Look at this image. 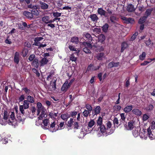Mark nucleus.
Wrapping results in <instances>:
<instances>
[{
	"label": "nucleus",
	"instance_id": "nucleus-1",
	"mask_svg": "<svg viewBox=\"0 0 155 155\" xmlns=\"http://www.w3.org/2000/svg\"><path fill=\"white\" fill-rule=\"evenodd\" d=\"M3 119L4 120H0V124L2 125H5L8 123L10 125H15L16 124L17 121L14 111L8 113L7 111L5 110Z\"/></svg>",
	"mask_w": 155,
	"mask_h": 155
},
{
	"label": "nucleus",
	"instance_id": "nucleus-2",
	"mask_svg": "<svg viewBox=\"0 0 155 155\" xmlns=\"http://www.w3.org/2000/svg\"><path fill=\"white\" fill-rule=\"evenodd\" d=\"M74 79H73L71 80L68 83V81H66L63 85L61 90L62 91H66L70 87L73 82L74 81Z\"/></svg>",
	"mask_w": 155,
	"mask_h": 155
},
{
	"label": "nucleus",
	"instance_id": "nucleus-3",
	"mask_svg": "<svg viewBox=\"0 0 155 155\" xmlns=\"http://www.w3.org/2000/svg\"><path fill=\"white\" fill-rule=\"evenodd\" d=\"M83 45L85 47L83 49V51L86 53H90V49L92 48V45L91 44L84 42L83 43Z\"/></svg>",
	"mask_w": 155,
	"mask_h": 155
},
{
	"label": "nucleus",
	"instance_id": "nucleus-4",
	"mask_svg": "<svg viewBox=\"0 0 155 155\" xmlns=\"http://www.w3.org/2000/svg\"><path fill=\"white\" fill-rule=\"evenodd\" d=\"M147 135L151 140H153L155 138V133L154 130L150 129V127H149L147 130Z\"/></svg>",
	"mask_w": 155,
	"mask_h": 155
},
{
	"label": "nucleus",
	"instance_id": "nucleus-5",
	"mask_svg": "<svg viewBox=\"0 0 155 155\" xmlns=\"http://www.w3.org/2000/svg\"><path fill=\"white\" fill-rule=\"evenodd\" d=\"M147 132H146L145 130L143 129L140 130L139 133V136L140 137L144 139H146L147 138Z\"/></svg>",
	"mask_w": 155,
	"mask_h": 155
},
{
	"label": "nucleus",
	"instance_id": "nucleus-6",
	"mask_svg": "<svg viewBox=\"0 0 155 155\" xmlns=\"http://www.w3.org/2000/svg\"><path fill=\"white\" fill-rule=\"evenodd\" d=\"M18 120L19 122L23 124L25 119V116L24 114H18L17 115Z\"/></svg>",
	"mask_w": 155,
	"mask_h": 155
},
{
	"label": "nucleus",
	"instance_id": "nucleus-7",
	"mask_svg": "<svg viewBox=\"0 0 155 155\" xmlns=\"http://www.w3.org/2000/svg\"><path fill=\"white\" fill-rule=\"evenodd\" d=\"M83 35L84 37L87 38L86 40H87L88 42H89V43L91 44L93 43L92 40V37L91 35L89 33L85 32L84 33Z\"/></svg>",
	"mask_w": 155,
	"mask_h": 155
},
{
	"label": "nucleus",
	"instance_id": "nucleus-8",
	"mask_svg": "<svg viewBox=\"0 0 155 155\" xmlns=\"http://www.w3.org/2000/svg\"><path fill=\"white\" fill-rule=\"evenodd\" d=\"M37 107L38 108L37 115H38L41 110H43V109H45V108L42 106V105L41 103L38 102L37 103Z\"/></svg>",
	"mask_w": 155,
	"mask_h": 155
},
{
	"label": "nucleus",
	"instance_id": "nucleus-9",
	"mask_svg": "<svg viewBox=\"0 0 155 155\" xmlns=\"http://www.w3.org/2000/svg\"><path fill=\"white\" fill-rule=\"evenodd\" d=\"M121 19L124 21V22L126 23H133L134 22V20L131 18H127L124 17H122Z\"/></svg>",
	"mask_w": 155,
	"mask_h": 155
},
{
	"label": "nucleus",
	"instance_id": "nucleus-10",
	"mask_svg": "<svg viewBox=\"0 0 155 155\" xmlns=\"http://www.w3.org/2000/svg\"><path fill=\"white\" fill-rule=\"evenodd\" d=\"M134 123L133 122L130 121L128 123L127 125H125L124 126L127 130H131L134 127Z\"/></svg>",
	"mask_w": 155,
	"mask_h": 155
},
{
	"label": "nucleus",
	"instance_id": "nucleus-11",
	"mask_svg": "<svg viewBox=\"0 0 155 155\" xmlns=\"http://www.w3.org/2000/svg\"><path fill=\"white\" fill-rule=\"evenodd\" d=\"M43 123L44 125H42V127L44 129H47V127L50 124L49 120L47 118L43 120Z\"/></svg>",
	"mask_w": 155,
	"mask_h": 155
},
{
	"label": "nucleus",
	"instance_id": "nucleus-12",
	"mask_svg": "<svg viewBox=\"0 0 155 155\" xmlns=\"http://www.w3.org/2000/svg\"><path fill=\"white\" fill-rule=\"evenodd\" d=\"M140 131V127H137L133 131V134L135 137H137L139 135V133Z\"/></svg>",
	"mask_w": 155,
	"mask_h": 155
},
{
	"label": "nucleus",
	"instance_id": "nucleus-13",
	"mask_svg": "<svg viewBox=\"0 0 155 155\" xmlns=\"http://www.w3.org/2000/svg\"><path fill=\"white\" fill-rule=\"evenodd\" d=\"M42 21L45 24H47L48 23H51V20L48 16H45L42 18Z\"/></svg>",
	"mask_w": 155,
	"mask_h": 155
},
{
	"label": "nucleus",
	"instance_id": "nucleus-14",
	"mask_svg": "<svg viewBox=\"0 0 155 155\" xmlns=\"http://www.w3.org/2000/svg\"><path fill=\"white\" fill-rule=\"evenodd\" d=\"M49 60L46 58H42L40 61L41 66H43L49 62Z\"/></svg>",
	"mask_w": 155,
	"mask_h": 155
},
{
	"label": "nucleus",
	"instance_id": "nucleus-15",
	"mask_svg": "<svg viewBox=\"0 0 155 155\" xmlns=\"http://www.w3.org/2000/svg\"><path fill=\"white\" fill-rule=\"evenodd\" d=\"M23 14L28 18L31 19L33 17V15L31 13L27 12L24 11Z\"/></svg>",
	"mask_w": 155,
	"mask_h": 155
},
{
	"label": "nucleus",
	"instance_id": "nucleus-16",
	"mask_svg": "<svg viewBox=\"0 0 155 155\" xmlns=\"http://www.w3.org/2000/svg\"><path fill=\"white\" fill-rule=\"evenodd\" d=\"M41 113L40 116L38 117L39 120H41L46 117V110L43 109V110H41Z\"/></svg>",
	"mask_w": 155,
	"mask_h": 155
},
{
	"label": "nucleus",
	"instance_id": "nucleus-17",
	"mask_svg": "<svg viewBox=\"0 0 155 155\" xmlns=\"http://www.w3.org/2000/svg\"><path fill=\"white\" fill-rule=\"evenodd\" d=\"M105 39V36L103 34H101L98 37V41L99 42L101 43H103Z\"/></svg>",
	"mask_w": 155,
	"mask_h": 155
},
{
	"label": "nucleus",
	"instance_id": "nucleus-18",
	"mask_svg": "<svg viewBox=\"0 0 155 155\" xmlns=\"http://www.w3.org/2000/svg\"><path fill=\"white\" fill-rule=\"evenodd\" d=\"M128 46V45L126 42H123L121 45V52H123L124 51Z\"/></svg>",
	"mask_w": 155,
	"mask_h": 155
},
{
	"label": "nucleus",
	"instance_id": "nucleus-19",
	"mask_svg": "<svg viewBox=\"0 0 155 155\" xmlns=\"http://www.w3.org/2000/svg\"><path fill=\"white\" fill-rule=\"evenodd\" d=\"M132 109L133 106L132 105L127 106L124 107V111L125 113H127L130 111Z\"/></svg>",
	"mask_w": 155,
	"mask_h": 155
},
{
	"label": "nucleus",
	"instance_id": "nucleus-20",
	"mask_svg": "<svg viewBox=\"0 0 155 155\" xmlns=\"http://www.w3.org/2000/svg\"><path fill=\"white\" fill-rule=\"evenodd\" d=\"M19 53L18 52H15L14 59V61L17 64H18L19 62Z\"/></svg>",
	"mask_w": 155,
	"mask_h": 155
},
{
	"label": "nucleus",
	"instance_id": "nucleus-21",
	"mask_svg": "<svg viewBox=\"0 0 155 155\" xmlns=\"http://www.w3.org/2000/svg\"><path fill=\"white\" fill-rule=\"evenodd\" d=\"M99 128V131L101 133H103L105 132H108V131L107 129L105 128V126L103 125L100 126Z\"/></svg>",
	"mask_w": 155,
	"mask_h": 155
},
{
	"label": "nucleus",
	"instance_id": "nucleus-22",
	"mask_svg": "<svg viewBox=\"0 0 155 155\" xmlns=\"http://www.w3.org/2000/svg\"><path fill=\"white\" fill-rule=\"evenodd\" d=\"M32 65L36 68H38V59L35 58L33 60Z\"/></svg>",
	"mask_w": 155,
	"mask_h": 155
},
{
	"label": "nucleus",
	"instance_id": "nucleus-23",
	"mask_svg": "<svg viewBox=\"0 0 155 155\" xmlns=\"http://www.w3.org/2000/svg\"><path fill=\"white\" fill-rule=\"evenodd\" d=\"M40 3L41 8L43 9H47L48 8V5L46 3L42 2H40Z\"/></svg>",
	"mask_w": 155,
	"mask_h": 155
},
{
	"label": "nucleus",
	"instance_id": "nucleus-24",
	"mask_svg": "<svg viewBox=\"0 0 155 155\" xmlns=\"http://www.w3.org/2000/svg\"><path fill=\"white\" fill-rule=\"evenodd\" d=\"M127 10L129 12H132L135 10V8L132 4L129 5L127 8Z\"/></svg>",
	"mask_w": 155,
	"mask_h": 155
},
{
	"label": "nucleus",
	"instance_id": "nucleus-25",
	"mask_svg": "<svg viewBox=\"0 0 155 155\" xmlns=\"http://www.w3.org/2000/svg\"><path fill=\"white\" fill-rule=\"evenodd\" d=\"M138 9L139 12V13L136 12V15H139L140 13L145 10V8L143 6H139L138 7Z\"/></svg>",
	"mask_w": 155,
	"mask_h": 155
},
{
	"label": "nucleus",
	"instance_id": "nucleus-26",
	"mask_svg": "<svg viewBox=\"0 0 155 155\" xmlns=\"http://www.w3.org/2000/svg\"><path fill=\"white\" fill-rule=\"evenodd\" d=\"M99 66H94L92 64H90L88 67V68L91 70H96L100 68Z\"/></svg>",
	"mask_w": 155,
	"mask_h": 155
},
{
	"label": "nucleus",
	"instance_id": "nucleus-27",
	"mask_svg": "<svg viewBox=\"0 0 155 155\" xmlns=\"http://www.w3.org/2000/svg\"><path fill=\"white\" fill-rule=\"evenodd\" d=\"M70 117V115L68 114H62L61 116V118L64 120H67Z\"/></svg>",
	"mask_w": 155,
	"mask_h": 155
},
{
	"label": "nucleus",
	"instance_id": "nucleus-28",
	"mask_svg": "<svg viewBox=\"0 0 155 155\" xmlns=\"http://www.w3.org/2000/svg\"><path fill=\"white\" fill-rule=\"evenodd\" d=\"M132 112L134 114L137 115H140L141 114V111L139 109H134L132 111Z\"/></svg>",
	"mask_w": 155,
	"mask_h": 155
},
{
	"label": "nucleus",
	"instance_id": "nucleus-29",
	"mask_svg": "<svg viewBox=\"0 0 155 155\" xmlns=\"http://www.w3.org/2000/svg\"><path fill=\"white\" fill-rule=\"evenodd\" d=\"M98 14L101 15H104L105 16V11H104L102 8H99L97 10Z\"/></svg>",
	"mask_w": 155,
	"mask_h": 155
},
{
	"label": "nucleus",
	"instance_id": "nucleus-30",
	"mask_svg": "<svg viewBox=\"0 0 155 155\" xmlns=\"http://www.w3.org/2000/svg\"><path fill=\"white\" fill-rule=\"evenodd\" d=\"M153 105L150 104L147 105V106L145 108V109L147 111H150L153 110Z\"/></svg>",
	"mask_w": 155,
	"mask_h": 155
},
{
	"label": "nucleus",
	"instance_id": "nucleus-31",
	"mask_svg": "<svg viewBox=\"0 0 155 155\" xmlns=\"http://www.w3.org/2000/svg\"><path fill=\"white\" fill-rule=\"evenodd\" d=\"M27 101H28V102H30L31 103H33L34 102V97H32L31 96L29 95L27 97Z\"/></svg>",
	"mask_w": 155,
	"mask_h": 155
},
{
	"label": "nucleus",
	"instance_id": "nucleus-32",
	"mask_svg": "<svg viewBox=\"0 0 155 155\" xmlns=\"http://www.w3.org/2000/svg\"><path fill=\"white\" fill-rule=\"evenodd\" d=\"M90 18L93 21H96L97 20L98 18L95 14H92L90 15Z\"/></svg>",
	"mask_w": 155,
	"mask_h": 155
},
{
	"label": "nucleus",
	"instance_id": "nucleus-33",
	"mask_svg": "<svg viewBox=\"0 0 155 155\" xmlns=\"http://www.w3.org/2000/svg\"><path fill=\"white\" fill-rule=\"evenodd\" d=\"M153 11L152 8H149L147 9L145 13V15L144 16H147V18L149 16Z\"/></svg>",
	"mask_w": 155,
	"mask_h": 155
},
{
	"label": "nucleus",
	"instance_id": "nucleus-34",
	"mask_svg": "<svg viewBox=\"0 0 155 155\" xmlns=\"http://www.w3.org/2000/svg\"><path fill=\"white\" fill-rule=\"evenodd\" d=\"M29 105V103L28 102V101H27V100H25L24 101L23 105H22L24 107V109H26L28 108Z\"/></svg>",
	"mask_w": 155,
	"mask_h": 155
},
{
	"label": "nucleus",
	"instance_id": "nucleus-35",
	"mask_svg": "<svg viewBox=\"0 0 155 155\" xmlns=\"http://www.w3.org/2000/svg\"><path fill=\"white\" fill-rule=\"evenodd\" d=\"M55 124L54 122L53 123H52L50 125V126L49 127V130H50V131L52 132H55L56 131V130L53 129V128L55 127Z\"/></svg>",
	"mask_w": 155,
	"mask_h": 155
},
{
	"label": "nucleus",
	"instance_id": "nucleus-36",
	"mask_svg": "<svg viewBox=\"0 0 155 155\" xmlns=\"http://www.w3.org/2000/svg\"><path fill=\"white\" fill-rule=\"evenodd\" d=\"M104 57V54L101 53L98 54L97 56V59L99 60H102Z\"/></svg>",
	"mask_w": 155,
	"mask_h": 155
},
{
	"label": "nucleus",
	"instance_id": "nucleus-37",
	"mask_svg": "<svg viewBox=\"0 0 155 155\" xmlns=\"http://www.w3.org/2000/svg\"><path fill=\"white\" fill-rule=\"evenodd\" d=\"M109 27L108 24L107 23H106L102 27V31L105 32H106L108 30V29Z\"/></svg>",
	"mask_w": 155,
	"mask_h": 155
},
{
	"label": "nucleus",
	"instance_id": "nucleus-38",
	"mask_svg": "<svg viewBox=\"0 0 155 155\" xmlns=\"http://www.w3.org/2000/svg\"><path fill=\"white\" fill-rule=\"evenodd\" d=\"M56 81L54 80V81H51V82L50 84L54 90H55L56 88Z\"/></svg>",
	"mask_w": 155,
	"mask_h": 155
},
{
	"label": "nucleus",
	"instance_id": "nucleus-39",
	"mask_svg": "<svg viewBox=\"0 0 155 155\" xmlns=\"http://www.w3.org/2000/svg\"><path fill=\"white\" fill-rule=\"evenodd\" d=\"M147 18V16H144L143 17L140 18L139 21V23L141 24L143 23L145 21Z\"/></svg>",
	"mask_w": 155,
	"mask_h": 155
},
{
	"label": "nucleus",
	"instance_id": "nucleus-40",
	"mask_svg": "<svg viewBox=\"0 0 155 155\" xmlns=\"http://www.w3.org/2000/svg\"><path fill=\"white\" fill-rule=\"evenodd\" d=\"M146 55V53L145 52H142V54L139 56V59L142 61L143 60Z\"/></svg>",
	"mask_w": 155,
	"mask_h": 155
},
{
	"label": "nucleus",
	"instance_id": "nucleus-41",
	"mask_svg": "<svg viewBox=\"0 0 155 155\" xmlns=\"http://www.w3.org/2000/svg\"><path fill=\"white\" fill-rule=\"evenodd\" d=\"M37 8H33L31 11V13L32 14L35 15H38L39 14V12L37 9Z\"/></svg>",
	"mask_w": 155,
	"mask_h": 155
},
{
	"label": "nucleus",
	"instance_id": "nucleus-42",
	"mask_svg": "<svg viewBox=\"0 0 155 155\" xmlns=\"http://www.w3.org/2000/svg\"><path fill=\"white\" fill-rule=\"evenodd\" d=\"M101 111V107L99 106H97L94 109L95 114H99Z\"/></svg>",
	"mask_w": 155,
	"mask_h": 155
},
{
	"label": "nucleus",
	"instance_id": "nucleus-43",
	"mask_svg": "<svg viewBox=\"0 0 155 155\" xmlns=\"http://www.w3.org/2000/svg\"><path fill=\"white\" fill-rule=\"evenodd\" d=\"M91 112L87 110H85L82 113L83 116L84 117H87Z\"/></svg>",
	"mask_w": 155,
	"mask_h": 155
},
{
	"label": "nucleus",
	"instance_id": "nucleus-44",
	"mask_svg": "<svg viewBox=\"0 0 155 155\" xmlns=\"http://www.w3.org/2000/svg\"><path fill=\"white\" fill-rule=\"evenodd\" d=\"M121 119L120 120L121 122L123 123L125 120L126 119V116L124 113H121L120 114Z\"/></svg>",
	"mask_w": 155,
	"mask_h": 155
},
{
	"label": "nucleus",
	"instance_id": "nucleus-45",
	"mask_svg": "<svg viewBox=\"0 0 155 155\" xmlns=\"http://www.w3.org/2000/svg\"><path fill=\"white\" fill-rule=\"evenodd\" d=\"M28 52V51L27 48H24L23 49L22 51V56L25 57L27 54Z\"/></svg>",
	"mask_w": 155,
	"mask_h": 155
},
{
	"label": "nucleus",
	"instance_id": "nucleus-46",
	"mask_svg": "<svg viewBox=\"0 0 155 155\" xmlns=\"http://www.w3.org/2000/svg\"><path fill=\"white\" fill-rule=\"evenodd\" d=\"M49 115L51 118H54L55 117L57 116V113H53V112H51L49 113Z\"/></svg>",
	"mask_w": 155,
	"mask_h": 155
},
{
	"label": "nucleus",
	"instance_id": "nucleus-47",
	"mask_svg": "<svg viewBox=\"0 0 155 155\" xmlns=\"http://www.w3.org/2000/svg\"><path fill=\"white\" fill-rule=\"evenodd\" d=\"M102 118L100 116L97 120V123L98 125L99 126L102 125Z\"/></svg>",
	"mask_w": 155,
	"mask_h": 155
},
{
	"label": "nucleus",
	"instance_id": "nucleus-48",
	"mask_svg": "<svg viewBox=\"0 0 155 155\" xmlns=\"http://www.w3.org/2000/svg\"><path fill=\"white\" fill-rule=\"evenodd\" d=\"M71 41L72 42L77 44L79 41L78 38L76 37H73L71 39Z\"/></svg>",
	"mask_w": 155,
	"mask_h": 155
},
{
	"label": "nucleus",
	"instance_id": "nucleus-49",
	"mask_svg": "<svg viewBox=\"0 0 155 155\" xmlns=\"http://www.w3.org/2000/svg\"><path fill=\"white\" fill-rule=\"evenodd\" d=\"M95 121L93 120H91L89 122L88 124V127L90 128L92 127L94 124Z\"/></svg>",
	"mask_w": 155,
	"mask_h": 155
},
{
	"label": "nucleus",
	"instance_id": "nucleus-50",
	"mask_svg": "<svg viewBox=\"0 0 155 155\" xmlns=\"http://www.w3.org/2000/svg\"><path fill=\"white\" fill-rule=\"evenodd\" d=\"M85 107L87 109V110L91 112L92 110V108L91 105L88 104H86L85 105Z\"/></svg>",
	"mask_w": 155,
	"mask_h": 155
},
{
	"label": "nucleus",
	"instance_id": "nucleus-51",
	"mask_svg": "<svg viewBox=\"0 0 155 155\" xmlns=\"http://www.w3.org/2000/svg\"><path fill=\"white\" fill-rule=\"evenodd\" d=\"M110 20L112 22L115 23L117 20V19L115 17L111 16L110 17Z\"/></svg>",
	"mask_w": 155,
	"mask_h": 155
},
{
	"label": "nucleus",
	"instance_id": "nucleus-52",
	"mask_svg": "<svg viewBox=\"0 0 155 155\" xmlns=\"http://www.w3.org/2000/svg\"><path fill=\"white\" fill-rule=\"evenodd\" d=\"M61 14L58 12H54L53 13V15L54 17H58L61 16Z\"/></svg>",
	"mask_w": 155,
	"mask_h": 155
},
{
	"label": "nucleus",
	"instance_id": "nucleus-53",
	"mask_svg": "<svg viewBox=\"0 0 155 155\" xmlns=\"http://www.w3.org/2000/svg\"><path fill=\"white\" fill-rule=\"evenodd\" d=\"M69 48L70 50L73 51H77L78 50V49L76 48L73 46L69 45Z\"/></svg>",
	"mask_w": 155,
	"mask_h": 155
},
{
	"label": "nucleus",
	"instance_id": "nucleus-54",
	"mask_svg": "<svg viewBox=\"0 0 155 155\" xmlns=\"http://www.w3.org/2000/svg\"><path fill=\"white\" fill-rule=\"evenodd\" d=\"M74 122L73 118H71L70 120L68 122V126L71 127L72 126V123Z\"/></svg>",
	"mask_w": 155,
	"mask_h": 155
},
{
	"label": "nucleus",
	"instance_id": "nucleus-55",
	"mask_svg": "<svg viewBox=\"0 0 155 155\" xmlns=\"http://www.w3.org/2000/svg\"><path fill=\"white\" fill-rule=\"evenodd\" d=\"M74 54H73L71 55L70 59L72 61H75L76 60L77 58L76 57H75L74 55Z\"/></svg>",
	"mask_w": 155,
	"mask_h": 155
},
{
	"label": "nucleus",
	"instance_id": "nucleus-56",
	"mask_svg": "<svg viewBox=\"0 0 155 155\" xmlns=\"http://www.w3.org/2000/svg\"><path fill=\"white\" fill-rule=\"evenodd\" d=\"M24 109V107H23V106L22 105H20L19 106V110L22 114H24L25 113Z\"/></svg>",
	"mask_w": 155,
	"mask_h": 155
},
{
	"label": "nucleus",
	"instance_id": "nucleus-57",
	"mask_svg": "<svg viewBox=\"0 0 155 155\" xmlns=\"http://www.w3.org/2000/svg\"><path fill=\"white\" fill-rule=\"evenodd\" d=\"M111 123L110 121H108L106 123V126L107 127V129L108 130V129H110L111 127Z\"/></svg>",
	"mask_w": 155,
	"mask_h": 155
},
{
	"label": "nucleus",
	"instance_id": "nucleus-58",
	"mask_svg": "<svg viewBox=\"0 0 155 155\" xmlns=\"http://www.w3.org/2000/svg\"><path fill=\"white\" fill-rule=\"evenodd\" d=\"M54 74L52 72H51L48 75L47 77V80L48 81H50L52 78V76Z\"/></svg>",
	"mask_w": 155,
	"mask_h": 155
},
{
	"label": "nucleus",
	"instance_id": "nucleus-59",
	"mask_svg": "<svg viewBox=\"0 0 155 155\" xmlns=\"http://www.w3.org/2000/svg\"><path fill=\"white\" fill-rule=\"evenodd\" d=\"M150 127V129L153 130L155 129V122L153 121L152 122L151 127Z\"/></svg>",
	"mask_w": 155,
	"mask_h": 155
},
{
	"label": "nucleus",
	"instance_id": "nucleus-60",
	"mask_svg": "<svg viewBox=\"0 0 155 155\" xmlns=\"http://www.w3.org/2000/svg\"><path fill=\"white\" fill-rule=\"evenodd\" d=\"M137 33H134L133 35L130 38L131 41H133L137 37Z\"/></svg>",
	"mask_w": 155,
	"mask_h": 155
},
{
	"label": "nucleus",
	"instance_id": "nucleus-61",
	"mask_svg": "<svg viewBox=\"0 0 155 155\" xmlns=\"http://www.w3.org/2000/svg\"><path fill=\"white\" fill-rule=\"evenodd\" d=\"M149 118V116L146 114H144L143 117V119L144 121L147 120Z\"/></svg>",
	"mask_w": 155,
	"mask_h": 155
},
{
	"label": "nucleus",
	"instance_id": "nucleus-62",
	"mask_svg": "<svg viewBox=\"0 0 155 155\" xmlns=\"http://www.w3.org/2000/svg\"><path fill=\"white\" fill-rule=\"evenodd\" d=\"M35 58V55L34 54H31L30 56L28 58V60L30 61H32Z\"/></svg>",
	"mask_w": 155,
	"mask_h": 155
},
{
	"label": "nucleus",
	"instance_id": "nucleus-63",
	"mask_svg": "<svg viewBox=\"0 0 155 155\" xmlns=\"http://www.w3.org/2000/svg\"><path fill=\"white\" fill-rule=\"evenodd\" d=\"M43 39L42 37H37L35 38L34 41H36L38 42L41 41Z\"/></svg>",
	"mask_w": 155,
	"mask_h": 155
},
{
	"label": "nucleus",
	"instance_id": "nucleus-64",
	"mask_svg": "<svg viewBox=\"0 0 155 155\" xmlns=\"http://www.w3.org/2000/svg\"><path fill=\"white\" fill-rule=\"evenodd\" d=\"M25 99V96L24 95H21L19 98L18 100L19 102L22 101Z\"/></svg>",
	"mask_w": 155,
	"mask_h": 155
}]
</instances>
